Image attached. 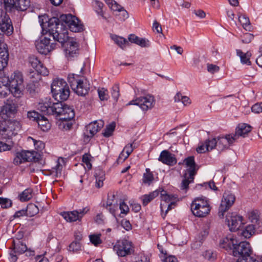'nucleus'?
I'll use <instances>...</instances> for the list:
<instances>
[{
	"mask_svg": "<svg viewBox=\"0 0 262 262\" xmlns=\"http://www.w3.org/2000/svg\"><path fill=\"white\" fill-rule=\"evenodd\" d=\"M42 33L43 35L52 37L54 41L63 42L68 39V31L64 28V23L59 18L53 17L49 18L44 15L39 17Z\"/></svg>",
	"mask_w": 262,
	"mask_h": 262,
	"instance_id": "obj_1",
	"label": "nucleus"
},
{
	"mask_svg": "<svg viewBox=\"0 0 262 262\" xmlns=\"http://www.w3.org/2000/svg\"><path fill=\"white\" fill-rule=\"evenodd\" d=\"M37 107L44 114L54 115L61 120H71L75 117L73 107L61 102H53L51 98H45L38 103Z\"/></svg>",
	"mask_w": 262,
	"mask_h": 262,
	"instance_id": "obj_2",
	"label": "nucleus"
},
{
	"mask_svg": "<svg viewBox=\"0 0 262 262\" xmlns=\"http://www.w3.org/2000/svg\"><path fill=\"white\" fill-rule=\"evenodd\" d=\"M21 128L20 123L15 120H0V135L3 139H11Z\"/></svg>",
	"mask_w": 262,
	"mask_h": 262,
	"instance_id": "obj_3",
	"label": "nucleus"
},
{
	"mask_svg": "<svg viewBox=\"0 0 262 262\" xmlns=\"http://www.w3.org/2000/svg\"><path fill=\"white\" fill-rule=\"evenodd\" d=\"M5 81H8V85L10 89V92L16 98L20 97L24 88L23 78L22 74L19 72H14L10 78L5 77Z\"/></svg>",
	"mask_w": 262,
	"mask_h": 262,
	"instance_id": "obj_4",
	"label": "nucleus"
},
{
	"mask_svg": "<svg viewBox=\"0 0 262 262\" xmlns=\"http://www.w3.org/2000/svg\"><path fill=\"white\" fill-rule=\"evenodd\" d=\"M251 252L249 243L247 242H241L238 244L235 243L232 253L234 256L238 257L237 260H244L247 261L250 258L253 262H256L254 258L250 256Z\"/></svg>",
	"mask_w": 262,
	"mask_h": 262,
	"instance_id": "obj_5",
	"label": "nucleus"
},
{
	"mask_svg": "<svg viewBox=\"0 0 262 262\" xmlns=\"http://www.w3.org/2000/svg\"><path fill=\"white\" fill-rule=\"evenodd\" d=\"M211 207L205 198H196L191 205V210L195 216L203 217L208 214Z\"/></svg>",
	"mask_w": 262,
	"mask_h": 262,
	"instance_id": "obj_6",
	"label": "nucleus"
},
{
	"mask_svg": "<svg viewBox=\"0 0 262 262\" xmlns=\"http://www.w3.org/2000/svg\"><path fill=\"white\" fill-rule=\"evenodd\" d=\"M60 20L64 23V28L68 26L72 32H80L83 30L84 26L80 20L71 14L61 15Z\"/></svg>",
	"mask_w": 262,
	"mask_h": 262,
	"instance_id": "obj_7",
	"label": "nucleus"
},
{
	"mask_svg": "<svg viewBox=\"0 0 262 262\" xmlns=\"http://www.w3.org/2000/svg\"><path fill=\"white\" fill-rule=\"evenodd\" d=\"M114 249L120 257L130 255L134 251L133 243L125 239L117 241L114 247Z\"/></svg>",
	"mask_w": 262,
	"mask_h": 262,
	"instance_id": "obj_8",
	"label": "nucleus"
},
{
	"mask_svg": "<svg viewBox=\"0 0 262 262\" xmlns=\"http://www.w3.org/2000/svg\"><path fill=\"white\" fill-rule=\"evenodd\" d=\"M154 97L151 95L140 97L129 101L126 105H135L139 106L143 111H146L152 108L155 105Z\"/></svg>",
	"mask_w": 262,
	"mask_h": 262,
	"instance_id": "obj_9",
	"label": "nucleus"
},
{
	"mask_svg": "<svg viewBox=\"0 0 262 262\" xmlns=\"http://www.w3.org/2000/svg\"><path fill=\"white\" fill-rule=\"evenodd\" d=\"M235 200V195L229 191L225 192L219 208V215L223 218L224 213L233 205Z\"/></svg>",
	"mask_w": 262,
	"mask_h": 262,
	"instance_id": "obj_10",
	"label": "nucleus"
},
{
	"mask_svg": "<svg viewBox=\"0 0 262 262\" xmlns=\"http://www.w3.org/2000/svg\"><path fill=\"white\" fill-rule=\"evenodd\" d=\"M60 43L62 47L65 48L66 56L68 60H72L73 58L78 56L79 54L78 43L73 39H70L68 35V39L66 41Z\"/></svg>",
	"mask_w": 262,
	"mask_h": 262,
	"instance_id": "obj_11",
	"label": "nucleus"
},
{
	"mask_svg": "<svg viewBox=\"0 0 262 262\" xmlns=\"http://www.w3.org/2000/svg\"><path fill=\"white\" fill-rule=\"evenodd\" d=\"M13 250L10 253L11 262H16L17 259V255L22 254L27 250V245L24 240L15 238L13 240Z\"/></svg>",
	"mask_w": 262,
	"mask_h": 262,
	"instance_id": "obj_12",
	"label": "nucleus"
},
{
	"mask_svg": "<svg viewBox=\"0 0 262 262\" xmlns=\"http://www.w3.org/2000/svg\"><path fill=\"white\" fill-rule=\"evenodd\" d=\"M51 37L45 35L42 39L36 44L38 52L42 54L47 55L53 50L56 47V43L51 42Z\"/></svg>",
	"mask_w": 262,
	"mask_h": 262,
	"instance_id": "obj_13",
	"label": "nucleus"
},
{
	"mask_svg": "<svg viewBox=\"0 0 262 262\" xmlns=\"http://www.w3.org/2000/svg\"><path fill=\"white\" fill-rule=\"evenodd\" d=\"M226 221L231 231L239 230L243 225L242 217L235 213H229L226 216Z\"/></svg>",
	"mask_w": 262,
	"mask_h": 262,
	"instance_id": "obj_14",
	"label": "nucleus"
},
{
	"mask_svg": "<svg viewBox=\"0 0 262 262\" xmlns=\"http://www.w3.org/2000/svg\"><path fill=\"white\" fill-rule=\"evenodd\" d=\"M158 160L169 166H173L177 162L174 155L166 150H164L160 153Z\"/></svg>",
	"mask_w": 262,
	"mask_h": 262,
	"instance_id": "obj_15",
	"label": "nucleus"
},
{
	"mask_svg": "<svg viewBox=\"0 0 262 262\" xmlns=\"http://www.w3.org/2000/svg\"><path fill=\"white\" fill-rule=\"evenodd\" d=\"M235 140L231 134L226 135L225 137H218L217 138V149L222 151L232 145Z\"/></svg>",
	"mask_w": 262,
	"mask_h": 262,
	"instance_id": "obj_16",
	"label": "nucleus"
},
{
	"mask_svg": "<svg viewBox=\"0 0 262 262\" xmlns=\"http://www.w3.org/2000/svg\"><path fill=\"white\" fill-rule=\"evenodd\" d=\"M9 53L7 45L0 40V71L3 70L8 65Z\"/></svg>",
	"mask_w": 262,
	"mask_h": 262,
	"instance_id": "obj_17",
	"label": "nucleus"
},
{
	"mask_svg": "<svg viewBox=\"0 0 262 262\" xmlns=\"http://www.w3.org/2000/svg\"><path fill=\"white\" fill-rule=\"evenodd\" d=\"M104 122L102 120L95 121L86 126V133L88 137H93L103 127Z\"/></svg>",
	"mask_w": 262,
	"mask_h": 262,
	"instance_id": "obj_18",
	"label": "nucleus"
},
{
	"mask_svg": "<svg viewBox=\"0 0 262 262\" xmlns=\"http://www.w3.org/2000/svg\"><path fill=\"white\" fill-rule=\"evenodd\" d=\"M251 127L246 123L239 124L234 134H231L235 141L239 137H245L250 131Z\"/></svg>",
	"mask_w": 262,
	"mask_h": 262,
	"instance_id": "obj_19",
	"label": "nucleus"
},
{
	"mask_svg": "<svg viewBox=\"0 0 262 262\" xmlns=\"http://www.w3.org/2000/svg\"><path fill=\"white\" fill-rule=\"evenodd\" d=\"M235 243H237V241L235 240L232 236H229L221 239L219 246L221 248L224 249L228 252L232 253L233 248L234 247Z\"/></svg>",
	"mask_w": 262,
	"mask_h": 262,
	"instance_id": "obj_20",
	"label": "nucleus"
},
{
	"mask_svg": "<svg viewBox=\"0 0 262 262\" xmlns=\"http://www.w3.org/2000/svg\"><path fill=\"white\" fill-rule=\"evenodd\" d=\"M3 107L7 116L10 114H14L16 112V108L17 107L16 99L7 100V102Z\"/></svg>",
	"mask_w": 262,
	"mask_h": 262,
	"instance_id": "obj_21",
	"label": "nucleus"
},
{
	"mask_svg": "<svg viewBox=\"0 0 262 262\" xmlns=\"http://www.w3.org/2000/svg\"><path fill=\"white\" fill-rule=\"evenodd\" d=\"M70 96V89L69 86H66L60 90L59 92H55L53 94V96L59 102L60 101L67 100Z\"/></svg>",
	"mask_w": 262,
	"mask_h": 262,
	"instance_id": "obj_22",
	"label": "nucleus"
},
{
	"mask_svg": "<svg viewBox=\"0 0 262 262\" xmlns=\"http://www.w3.org/2000/svg\"><path fill=\"white\" fill-rule=\"evenodd\" d=\"M68 86L67 83L62 79H55L51 84V92L52 94L55 92H59L60 90Z\"/></svg>",
	"mask_w": 262,
	"mask_h": 262,
	"instance_id": "obj_23",
	"label": "nucleus"
},
{
	"mask_svg": "<svg viewBox=\"0 0 262 262\" xmlns=\"http://www.w3.org/2000/svg\"><path fill=\"white\" fill-rule=\"evenodd\" d=\"M186 165L189 167L187 170V173H190V176L195 175L196 172V164L193 156H190L184 160Z\"/></svg>",
	"mask_w": 262,
	"mask_h": 262,
	"instance_id": "obj_24",
	"label": "nucleus"
},
{
	"mask_svg": "<svg viewBox=\"0 0 262 262\" xmlns=\"http://www.w3.org/2000/svg\"><path fill=\"white\" fill-rule=\"evenodd\" d=\"M89 87L84 83L83 80H81L78 82L77 86H75L73 90L77 95L84 96L88 93Z\"/></svg>",
	"mask_w": 262,
	"mask_h": 262,
	"instance_id": "obj_25",
	"label": "nucleus"
},
{
	"mask_svg": "<svg viewBox=\"0 0 262 262\" xmlns=\"http://www.w3.org/2000/svg\"><path fill=\"white\" fill-rule=\"evenodd\" d=\"M37 155V152L34 151L23 150L20 152L19 156L23 159L24 162H30L34 160Z\"/></svg>",
	"mask_w": 262,
	"mask_h": 262,
	"instance_id": "obj_26",
	"label": "nucleus"
},
{
	"mask_svg": "<svg viewBox=\"0 0 262 262\" xmlns=\"http://www.w3.org/2000/svg\"><path fill=\"white\" fill-rule=\"evenodd\" d=\"M61 215L67 222H74L77 221H79L77 210L63 212L61 213Z\"/></svg>",
	"mask_w": 262,
	"mask_h": 262,
	"instance_id": "obj_27",
	"label": "nucleus"
},
{
	"mask_svg": "<svg viewBox=\"0 0 262 262\" xmlns=\"http://www.w3.org/2000/svg\"><path fill=\"white\" fill-rule=\"evenodd\" d=\"M10 92V89L8 85V81L3 78H0V97L5 98Z\"/></svg>",
	"mask_w": 262,
	"mask_h": 262,
	"instance_id": "obj_28",
	"label": "nucleus"
},
{
	"mask_svg": "<svg viewBox=\"0 0 262 262\" xmlns=\"http://www.w3.org/2000/svg\"><path fill=\"white\" fill-rule=\"evenodd\" d=\"M160 194V190H156L149 194L143 195L141 199L143 205L145 206Z\"/></svg>",
	"mask_w": 262,
	"mask_h": 262,
	"instance_id": "obj_29",
	"label": "nucleus"
},
{
	"mask_svg": "<svg viewBox=\"0 0 262 262\" xmlns=\"http://www.w3.org/2000/svg\"><path fill=\"white\" fill-rule=\"evenodd\" d=\"M40 128L43 132L48 131L51 126L50 123L46 117L41 116L37 121Z\"/></svg>",
	"mask_w": 262,
	"mask_h": 262,
	"instance_id": "obj_30",
	"label": "nucleus"
},
{
	"mask_svg": "<svg viewBox=\"0 0 262 262\" xmlns=\"http://www.w3.org/2000/svg\"><path fill=\"white\" fill-rule=\"evenodd\" d=\"M9 19H6V21L2 20L0 22V30L7 34H11L13 31V27L9 22Z\"/></svg>",
	"mask_w": 262,
	"mask_h": 262,
	"instance_id": "obj_31",
	"label": "nucleus"
},
{
	"mask_svg": "<svg viewBox=\"0 0 262 262\" xmlns=\"http://www.w3.org/2000/svg\"><path fill=\"white\" fill-rule=\"evenodd\" d=\"M96 178V186L100 188L103 185V181L105 179L104 172L101 170H97L95 174Z\"/></svg>",
	"mask_w": 262,
	"mask_h": 262,
	"instance_id": "obj_32",
	"label": "nucleus"
},
{
	"mask_svg": "<svg viewBox=\"0 0 262 262\" xmlns=\"http://www.w3.org/2000/svg\"><path fill=\"white\" fill-rule=\"evenodd\" d=\"M194 176H190V173L185 172L181 184L182 189H187L188 188L189 184L193 182Z\"/></svg>",
	"mask_w": 262,
	"mask_h": 262,
	"instance_id": "obj_33",
	"label": "nucleus"
},
{
	"mask_svg": "<svg viewBox=\"0 0 262 262\" xmlns=\"http://www.w3.org/2000/svg\"><path fill=\"white\" fill-rule=\"evenodd\" d=\"M111 37L114 42L122 49H124L126 46L129 43L128 41L123 37L116 35H112Z\"/></svg>",
	"mask_w": 262,
	"mask_h": 262,
	"instance_id": "obj_34",
	"label": "nucleus"
},
{
	"mask_svg": "<svg viewBox=\"0 0 262 262\" xmlns=\"http://www.w3.org/2000/svg\"><path fill=\"white\" fill-rule=\"evenodd\" d=\"M93 5L95 12L102 17L106 19V17L104 16V12L103 10L104 4L99 1L95 0L93 2Z\"/></svg>",
	"mask_w": 262,
	"mask_h": 262,
	"instance_id": "obj_35",
	"label": "nucleus"
},
{
	"mask_svg": "<svg viewBox=\"0 0 262 262\" xmlns=\"http://www.w3.org/2000/svg\"><path fill=\"white\" fill-rule=\"evenodd\" d=\"M236 53L237 56L240 57L241 61L243 64H247V65L251 64V62L249 60L250 53H249L248 52L244 53L240 50H237Z\"/></svg>",
	"mask_w": 262,
	"mask_h": 262,
	"instance_id": "obj_36",
	"label": "nucleus"
},
{
	"mask_svg": "<svg viewBox=\"0 0 262 262\" xmlns=\"http://www.w3.org/2000/svg\"><path fill=\"white\" fill-rule=\"evenodd\" d=\"M239 22L243 25V27L246 30H250L251 29L250 22L249 18L245 15L241 14L238 16Z\"/></svg>",
	"mask_w": 262,
	"mask_h": 262,
	"instance_id": "obj_37",
	"label": "nucleus"
},
{
	"mask_svg": "<svg viewBox=\"0 0 262 262\" xmlns=\"http://www.w3.org/2000/svg\"><path fill=\"white\" fill-rule=\"evenodd\" d=\"M19 199L22 202L29 201L32 198V190L31 189H26L19 195Z\"/></svg>",
	"mask_w": 262,
	"mask_h": 262,
	"instance_id": "obj_38",
	"label": "nucleus"
},
{
	"mask_svg": "<svg viewBox=\"0 0 262 262\" xmlns=\"http://www.w3.org/2000/svg\"><path fill=\"white\" fill-rule=\"evenodd\" d=\"M172 206H175V203L174 202H170L167 205L164 203H161L160 208L162 212V216L164 219L167 212L171 209Z\"/></svg>",
	"mask_w": 262,
	"mask_h": 262,
	"instance_id": "obj_39",
	"label": "nucleus"
},
{
	"mask_svg": "<svg viewBox=\"0 0 262 262\" xmlns=\"http://www.w3.org/2000/svg\"><path fill=\"white\" fill-rule=\"evenodd\" d=\"M26 209L27 211V216H34L39 211L38 207L34 204H29Z\"/></svg>",
	"mask_w": 262,
	"mask_h": 262,
	"instance_id": "obj_40",
	"label": "nucleus"
},
{
	"mask_svg": "<svg viewBox=\"0 0 262 262\" xmlns=\"http://www.w3.org/2000/svg\"><path fill=\"white\" fill-rule=\"evenodd\" d=\"M143 177V182L149 185L154 180V176L149 168H146Z\"/></svg>",
	"mask_w": 262,
	"mask_h": 262,
	"instance_id": "obj_41",
	"label": "nucleus"
},
{
	"mask_svg": "<svg viewBox=\"0 0 262 262\" xmlns=\"http://www.w3.org/2000/svg\"><path fill=\"white\" fill-rule=\"evenodd\" d=\"M160 195L161 198V200L165 203V204L166 203H170V202H172V201L173 200L174 196L172 195L168 194L166 191L162 189V190H160Z\"/></svg>",
	"mask_w": 262,
	"mask_h": 262,
	"instance_id": "obj_42",
	"label": "nucleus"
},
{
	"mask_svg": "<svg viewBox=\"0 0 262 262\" xmlns=\"http://www.w3.org/2000/svg\"><path fill=\"white\" fill-rule=\"evenodd\" d=\"M80 80V79H79L78 75L72 74L69 75L68 76V81L72 90H73L75 86H77V84H78V82Z\"/></svg>",
	"mask_w": 262,
	"mask_h": 262,
	"instance_id": "obj_43",
	"label": "nucleus"
},
{
	"mask_svg": "<svg viewBox=\"0 0 262 262\" xmlns=\"http://www.w3.org/2000/svg\"><path fill=\"white\" fill-rule=\"evenodd\" d=\"M29 6V2L28 0H17L16 9L21 11H25Z\"/></svg>",
	"mask_w": 262,
	"mask_h": 262,
	"instance_id": "obj_44",
	"label": "nucleus"
},
{
	"mask_svg": "<svg viewBox=\"0 0 262 262\" xmlns=\"http://www.w3.org/2000/svg\"><path fill=\"white\" fill-rule=\"evenodd\" d=\"M17 1V0H4L6 11L9 12L11 11L13 8L16 9Z\"/></svg>",
	"mask_w": 262,
	"mask_h": 262,
	"instance_id": "obj_45",
	"label": "nucleus"
},
{
	"mask_svg": "<svg viewBox=\"0 0 262 262\" xmlns=\"http://www.w3.org/2000/svg\"><path fill=\"white\" fill-rule=\"evenodd\" d=\"M116 124L115 122H112L111 124L106 126L103 135L105 137H109L112 135L113 132L115 130Z\"/></svg>",
	"mask_w": 262,
	"mask_h": 262,
	"instance_id": "obj_46",
	"label": "nucleus"
},
{
	"mask_svg": "<svg viewBox=\"0 0 262 262\" xmlns=\"http://www.w3.org/2000/svg\"><path fill=\"white\" fill-rule=\"evenodd\" d=\"M254 227L252 225L247 226L245 229L242 230L241 234L245 238H249L254 232Z\"/></svg>",
	"mask_w": 262,
	"mask_h": 262,
	"instance_id": "obj_47",
	"label": "nucleus"
},
{
	"mask_svg": "<svg viewBox=\"0 0 262 262\" xmlns=\"http://www.w3.org/2000/svg\"><path fill=\"white\" fill-rule=\"evenodd\" d=\"M217 138L208 139L206 141V148L208 151L217 148Z\"/></svg>",
	"mask_w": 262,
	"mask_h": 262,
	"instance_id": "obj_48",
	"label": "nucleus"
},
{
	"mask_svg": "<svg viewBox=\"0 0 262 262\" xmlns=\"http://www.w3.org/2000/svg\"><path fill=\"white\" fill-rule=\"evenodd\" d=\"M101 234H91L89 235L90 242L95 246H98L102 243V240L100 238Z\"/></svg>",
	"mask_w": 262,
	"mask_h": 262,
	"instance_id": "obj_49",
	"label": "nucleus"
},
{
	"mask_svg": "<svg viewBox=\"0 0 262 262\" xmlns=\"http://www.w3.org/2000/svg\"><path fill=\"white\" fill-rule=\"evenodd\" d=\"M99 97L101 101L107 100L109 98L108 91L104 88L99 89L98 90Z\"/></svg>",
	"mask_w": 262,
	"mask_h": 262,
	"instance_id": "obj_50",
	"label": "nucleus"
},
{
	"mask_svg": "<svg viewBox=\"0 0 262 262\" xmlns=\"http://www.w3.org/2000/svg\"><path fill=\"white\" fill-rule=\"evenodd\" d=\"M112 96L117 101L120 96L119 87L118 84H115L112 88Z\"/></svg>",
	"mask_w": 262,
	"mask_h": 262,
	"instance_id": "obj_51",
	"label": "nucleus"
},
{
	"mask_svg": "<svg viewBox=\"0 0 262 262\" xmlns=\"http://www.w3.org/2000/svg\"><path fill=\"white\" fill-rule=\"evenodd\" d=\"M29 62L32 67L35 69V70L41 64V62L38 60V59L34 56H32L30 57Z\"/></svg>",
	"mask_w": 262,
	"mask_h": 262,
	"instance_id": "obj_52",
	"label": "nucleus"
},
{
	"mask_svg": "<svg viewBox=\"0 0 262 262\" xmlns=\"http://www.w3.org/2000/svg\"><path fill=\"white\" fill-rule=\"evenodd\" d=\"M12 201L8 198L0 197V205L3 208H8L12 206Z\"/></svg>",
	"mask_w": 262,
	"mask_h": 262,
	"instance_id": "obj_53",
	"label": "nucleus"
},
{
	"mask_svg": "<svg viewBox=\"0 0 262 262\" xmlns=\"http://www.w3.org/2000/svg\"><path fill=\"white\" fill-rule=\"evenodd\" d=\"M81 249V244L77 241L73 242L69 246L70 251L77 252Z\"/></svg>",
	"mask_w": 262,
	"mask_h": 262,
	"instance_id": "obj_54",
	"label": "nucleus"
},
{
	"mask_svg": "<svg viewBox=\"0 0 262 262\" xmlns=\"http://www.w3.org/2000/svg\"><path fill=\"white\" fill-rule=\"evenodd\" d=\"M91 155L89 154H85L82 156V161L86 165L88 169H91L92 168V164L91 163Z\"/></svg>",
	"mask_w": 262,
	"mask_h": 262,
	"instance_id": "obj_55",
	"label": "nucleus"
},
{
	"mask_svg": "<svg viewBox=\"0 0 262 262\" xmlns=\"http://www.w3.org/2000/svg\"><path fill=\"white\" fill-rule=\"evenodd\" d=\"M105 208L107 210H109L110 212L114 216H115L116 211L118 210L117 206H115V205H112V203L108 201L106 203Z\"/></svg>",
	"mask_w": 262,
	"mask_h": 262,
	"instance_id": "obj_56",
	"label": "nucleus"
},
{
	"mask_svg": "<svg viewBox=\"0 0 262 262\" xmlns=\"http://www.w3.org/2000/svg\"><path fill=\"white\" fill-rule=\"evenodd\" d=\"M41 115L39 114H38L37 112L33 111H29L27 113V117L30 119L32 120L33 121H37V120L39 119V118L40 117Z\"/></svg>",
	"mask_w": 262,
	"mask_h": 262,
	"instance_id": "obj_57",
	"label": "nucleus"
},
{
	"mask_svg": "<svg viewBox=\"0 0 262 262\" xmlns=\"http://www.w3.org/2000/svg\"><path fill=\"white\" fill-rule=\"evenodd\" d=\"M52 169L53 172H55V176L56 177H58L59 176L61 175L62 165L59 163L58 160L57 161L56 166L54 167H53Z\"/></svg>",
	"mask_w": 262,
	"mask_h": 262,
	"instance_id": "obj_58",
	"label": "nucleus"
},
{
	"mask_svg": "<svg viewBox=\"0 0 262 262\" xmlns=\"http://www.w3.org/2000/svg\"><path fill=\"white\" fill-rule=\"evenodd\" d=\"M13 147L12 145L8 144L6 143L0 141V152L9 151Z\"/></svg>",
	"mask_w": 262,
	"mask_h": 262,
	"instance_id": "obj_59",
	"label": "nucleus"
},
{
	"mask_svg": "<svg viewBox=\"0 0 262 262\" xmlns=\"http://www.w3.org/2000/svg\"><path fill=\"white\" fill-rule=\"evenodd\" d=\"M137 45L141 47H148L150 46V43L148 39L139 37Z\"/></svg>",
	"mask_w": 262,
	"mask_h": 262,
	"instance_id": "obj_60",
	"label": "nucleus"
},
{
	"mask_svg": "<svg viewBox=\"0 0 262 262\" xmlns=\"http://www.w3.org/2000/svg\"><path fill=\"white\" fill-rule=\"evenodd\" d=\"M251 110L252 112L257 114L262 112V102L254 104L252 106Z\"/></svg>",
	"mask_w": 262,
	"mask_h": 262,
	"instance_id": "obj_61",
	"label": "nucleus"
},
{
	"mask_svg": "<svg viewBox=\"0 0 262 262\" xmlns=\"http://www.w3.org/2000/svg\"><path fill=\"white\" fill-rule=\"evenodd\" d=\"M116 15L119 16V18L122 20H124L128 17V12L123 8L118 13H116Z\"/></svg>",
	"mask_w": 262,
	"mask_h": 262,
	"instance_id": "obj_62",
	"label": "nucleus"
},
{
	"mask_svg": "<svg viewBox=\"0 0 262 262\" xmlns=\"http://www.w3.org/2000/svg\"><path fill=\"white\" fill-rule=\"evenodd\" d=\"M36 71L40 75L43 76L48 75L49 73L48 69L44 67L42 63L39 66Z\"/></svg>",
	"mask_w": 262,
	"mask_h": 262,
	"instance_id": "obj_63",
	"label": "nucleus"
},
{
	"mask_svg": "<svg viewBox=\"0 0 262 262\" xmlns=\"http://www.w3.org/2000/svg\"><path fill=\"white\" fill-rule=\"evenodd\" d=\"M135 262H149V259L145 255L139 254L136 258Z\"/></svg>",
	"mask_w": 262,
	"mask_h": 262,
	"instance_id": "obj_64",
	"label": "nucleus"
}]
</instances>
